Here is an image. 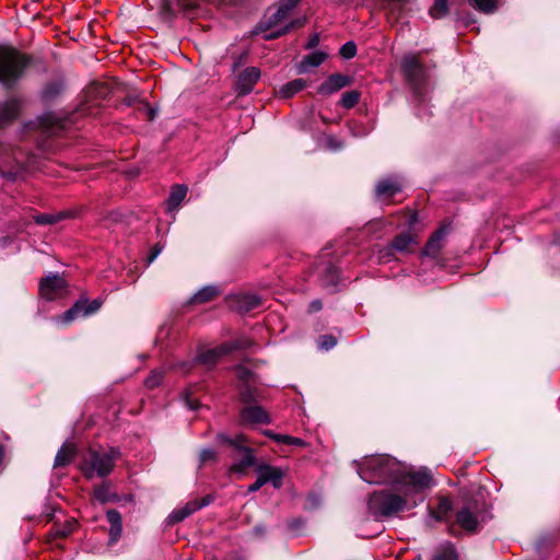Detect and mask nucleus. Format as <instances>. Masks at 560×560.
I'll return each mask as SVG.
<instances>
[{"label": "nucleus", "instance_id": "obj_1", "mask_svg": "<svg viewBox=\"0 0 560 560\" xmlns=\"http://www.w3.org/2000/svg\"><path fill=\"white\" fill-rule=\"evenodd\" d=\"M410 481L392 485L390 489L374 491L368 501V512L375 521H386L410 511L424 501L425 490L432 486V476L421 468L409 477Z\"/></svg>", "mask_w": 560, "mask_h": 560}, {"label": "nucleus", "instance_id": "obj_2", "mask_svg": "<svg viewBox=\"0 0 560 560\" xmlns=\"http://www.w3.org/2000/svg\"><path fill=\"white\" fill-rule=\"evenodd\" d=\"M358 474L368 483L400 485L410 481L417 470L388 455H372L357 463Z\"/></svg>", "mask_w": 560, "mask_h": 560}, {"label": "nucleus", "instance_id": "obj_3", "mask_svg": "<svg viewBox=\"0 0 560 560\" xmlns=\"http://www.w3.org/2000/svg\"><path fill=\"white\" fill-rule=\"evenodd\" d=\"M120 456L121 453L116 447L107 450L90 448L82 457L80 469L88 479L104 478L113 471L115 463Z\"/></svg>", "mask_w": 560, "mask_h": 560}, {"label": "nucleus", "instance_id": "obj_4", "mask_svg": "<svg viewBox=\"0 0 560 560\" xmlns=\"http://www.w3.org/2000/svg\"><path fill=\"white\" fill-rule=\"evenodd\" d=\"M30 58L9 46H0V83L11 89L23 77Z\"/></svg>", "mask_w": 560, "mask_h": 560}, {"label": "nucleus", "instance_id": "obj_5", "mask_svg": "<svg viewBox=\"0 0 560 560\" xmlns=\"http://www.w3.org/2000/svg\"><path fill=\"white\" fill-rule=\"evenodd\" d=\"M401 70L406 81L412 89L413 94L417 97L422 98L424 95L427 74L419 59L412 55L404 57L401 61Z\"/></svg>", "mask_w": 560, "mask_h": 560}, {"label": "nucleus", "instance_id": "obj_6", "mask_svg": "<svg viewBox=\"0 0 560 560\" xmlns=\"http://www.w3.org/2000/svg\"><path fill=\"white\" fill-rule=\"evenodd\" d=\"M218 441L221 443H225L233 447L235 451L242 454V458L238 462H235L231 466V470L238 474H244L246 469L252 467L255 464V456L253 454L252 448L245 445L246 438L243 434H237L234 438H229L225 434L218 435Z\"/></svg>", "mask_w": 560, "mask_h": 560}, {"label": "nucleus", "instance_id": "obj_7", "mask_svg": "<svg viewBox=\"0 0 560 560\" xmlns=\"http://www.w3.org/2000/svg\"><path fill=\"white\" fill-rule=\"evenodd\" d=\"M39 293L47 301H54L67 294V282L63 277L51 273L39 282Z\"/></svg>", "mask_w": 560, "mask_h": 560}, {"label": "nucleus", "instance_id": "obj_8", "mask_svg": "<svg viewBox=\"0 0 560 560\" xmlns=\"http://www.w3.org/2000/svg\"><path fill=\"white\" fill-rule=\"evenodd\" d=\"M101 305L102 301H100L98 299H95L91 302L81 299L78 302H75L72 307L65 312L62 316V322L67 324L79 317L92 315L100 310Z\"/></svg>", "mask_w": 560, "mask_h": 560}, {"label": "nucleus", "instance_id": "obj_9", "mask_svg": "<svg viewBox=\"0 0 560 560\" xmlns=\"http://www.w3.org/2000/svg\"><path fill=\"white\" fill-rule=\"evenodd\" d=\"M212 501V498L207 495L200 500L195 499L189 502H187L184 506L175 509L170 515H168V522L171 524H175L178 522L184 521L186 517L191 515L192 513L199 511L200 509L209 505Z\"/></svg>", "mask_w": 560, "mask_h": 560}, {"label": "nucleus", "instance_id": "obj_10", "mask_svg": "<svg viewBox=\"0 0 560 560\" xmlns=\"http://www.w3.org/2000/svg\"><path fill=\"white\" fill-rule=\"evenodd\" d=\"M212 501V498L207 495L200 500L195 499L189 502H187L184 506L175 509L170 515H168V522L171 524H175L178 522L184 521L186 517L191 515L192 513L199 511L200 509L209 505Z\"/></svg>", "mask_w": 560, "mask_h": 560}, {"label": "nucleus", "instance_id": "obj_11", "mask_svg": "<svg viewBox=\"0 0 560 560\" xmlns=\"http://www.w3.org/2000/svg\"><path fill=\"white\" fill-rule=\"evenodd\" d=\"M260 78L259 69L255 67L246 68L237 78L235 91L238 95H247L253 90Z\"/></svg>", "mask_w": 560, "mask_h": 560}, {"label": "nucleus", "instance_id": "obj_12", "mask_svg": "<svg viewBox=\"0 0 560 560\" xmlns=\"http://www.w3.org/2000/svg\"><path fill=\"white\" fill-rule=\"evenodd\" d=\"M67 126V119L55 113H46L38 118V128L47 136L59 135Z\"/></svg>", "mask_w": 560, "mask_h": 560}, {"label": "nucleus", "instance_id": "obj_13", "mask_svg": "<svg viewBox=\"0 0 560 560\" xmlns=\"http://www.w3.org/2000/svg\"><path fill=\"white\" fill-rule=\"evenodd\" d=\"M402 188V182L397 176L385 177L377 182L375 195L378 199L386 200L394 197Z\"/></svg>", "mask_w": 560, "mask_h": 560}, {"label": "nucleus", "instance_id": "obj_14", "mask_svg": "<svg viewBox=\"0 0 560 560\" xmlns=\"http://www.w3.org/2000/svg\"><path fill=\"white\" fill-rule=\"evenodd\" d=\"M234 347H241V345H234L233 347L229 345H221L217 348L200 350L196 357V362L209 368L213 366L221 357L232 352Z\"/></svg>", "mask_w": 560, "mask_h": 560}, {"label": "nucleus", "instance_id": "obj_15", "mask_svg": "<svg viewBox=\"0 0 560 560\" xmlns=\"http://www.w3.org/2000/svg\"><path fill=\"white\" fill-rule=\"evenodd\" d=\"M352 79L349 75L335 73L327 78L318 88L317 92L320 95H331L341 89L350 85Z\"/></svg>", "mask_w": 560, "mask_h": 560}, {"label": "nucleus", "instance_id": "obj_16", "mask_svg": "<svg viewBox=\"0 0 560 560\" xmlns=\"http://www.w3.org/2000/svg\"><path fill=\"white\" fill-rule=\"evenodd\" d=\"M447 234V226H441L438 229L427 242L422 254L431 258H436L444 246V241Z\"/></svg>", "mask_w": 560, "mask_h": 560}, {"label": "nucleus", "instance_id": "obj_17", "mask_svg": "<svg viewBox=\"0 0 560 560\" xmlns=\"http://www.w3.org/2000/svg\"><path fill=\"white\" fill-rule=\"evenodd\" d=\"M241 420L245 424H268L270 417L260 406H247L241 411Z\"/></svg>", "mask_w": 560, "mask_h": 560}, {"label": "nucleus", "instance_id": "obj_18", "mask_svg": "<svg viewBox=\"0 0 560 560\" xmlns=\"http://www.w3.org/2000/svg\"><path fill=\"white\" fill-rule=\"evenodd\" d=\"M256 471L264 480L265 485L270 482L275 489H280L282 487L284 474L281 468L268 464H260L257 466Z\"/></svg>", "mask_w": 560, "mask_h": 560}, {"label": "nucleus", "instance_id": "obj_19", "mask_svg": "<svg viewBox=\"0 0 560 560\" xmlns=\"http://www.w3.org/2000/svg\"><path fill=\"white\" fill-rule=\"evenodd\" d=\"M235 371L238 380L245 383L244 387L241 389L243 401L249 402L255 400L257 397L256 390L252 389L249 386V383L254 381V373L244 365L236 366Z\"/></svg>", "mask_w": 560, "mask_h": 560}, {"label": "nucleus", "instance_id": "obj_20", "mask_svg": "<svg viewBox=\"0 0 560 560\" xmlns=\"http://www.w3.org/2000/svg\"><path fill=\"white\" fill-rule=\"evenodd\" d=\"M22 101L19 98H10L4 103H0V125H5L14 120L21 110Z\"/></svg>", "mask_w": 560, "mask_h": 560}, {"label": "nucleus", "instance_id": "obj_21", "mask_svg": "<svg viewBox=\"0 0 560 560\" xmlns=\"http://www.w3.org/2000/svg\"><path fill=\"white\" fill-rule=\"evenodd\" d=\"M456 521L463 529L475 532L479 524V516L470 506H465L457 512Z\"/></svg>", "mask_w": 560, "mask_h": 560}, {"label": "nucleus", "instance_id": "obj_22", "mask_svg": "<svg viewBox=\"0 0 560 560\" xmlns=\"http://www.w3.org/2000/svg\"><path fill=\"white\" fill-rule=\"evenodd\" d=\"M106 517L110 524L108 545L113 546L119 540V538L121 536V532H122L121 515L116 510H108L106 512Z\"/></svg>", "mask_w": 560, "mask_h": 560}, {"label": "nucleus", "instance_id": "obj_23", "mask_svg": "<svg viewBox=\"0 0 560 560\" xmlns=\"http://www.w3.org/2000/svg\"><path fill=\"white\" fill-rule=\"evenodd\" d=\"M327 58V54L324 51H313L305 56L298 65L299 73H306L312 68L320 66Z\"/></svg>", "mask_w": 560, "mask_h": 560}, {"label": "nucleus", "instance_id": "obj_24", "mask_svg": "<svg viewBox=\"0 0 560 560\" xmlns=\"http://www.w3.org/2000/svg\"><path fill=\"white\" fill-rule=\"evenodd\" d=\"M452 502L447 498H440L435 508L429 506V515L436 522L445 521L452 511Z\"/></svg>", "mask_w": 560, "mask_h": 560}, {"label": "nucleus", "instance_id": "obj_25", "mask_svg": "<svg viewBox=\"0 0 560 560\" xmlns=\"http://www.w3.org/2000/svg\"><path fill=\"white\" fill-rule=\"evenodd\" d=\"M416 243L415 237L409 233H401L392 241V246L399 254H408L412 252V244Z\"/></svg>", "mask_w": 560, "mask_h": 560}, {"label": "nucleus", "instance_id": "obj_26", "mask_svg": "<svg viewBox=\"0 0 560 560\" xmlns=\"http://www.w3.org/2000/svg\"><path fill=\"white\" fill-rule=\"evenodd\" d=\"M75 455V447L73 444H63L61 448L58 451L54 466L61 467L70 464Z\"/></svg>", "mask_w": 560, "mask_h": 560}, {"label": "nucleus", "instance_id": "obj_27", "mask_svg": "<svg viewBox=\"0 0 560 560\" xmlns=\"http://www.w3.org/2000/svg\"><path fill=\"white\" fill-rule=\"evenodd\" d=\"M93 497L102 504L118 501V495L110 491L109 485L106 482L94 488Z\"/></svg>", "mask_w": 560, "mask_h": 560}, {"label": "nucleus", "instance_id": "obj_28", "mask_svg": "<svg viewBox=\"0 0 560 560\" xmlns=\"http://www.w3.org/2000/svg\"><path fill=\"white\" fill-rule=\"evenodd\" d=\"M299 2L300 0H281L277 11L270 18V24H277L285 19L290 11L293 10Z\"/></svg>", "mask_w": 560, "mask_h": 560}, {"label": "nucleus", "instance_id": "obj_29", "mask_svg": "<svg viewBox=\"0 0 560 560\" xmlns=\"http://www.w3.org/2000/svg\"><path fill=\"white\" fill-rule=\"evenodd\" d=\"M187 195V187L184 185H176L172 188L168 199H167V209L173 211L178 208L182 201L185 199Z\"/></svg>", "mask_w": 560, "mask_h": 560}, {"label": "nucleus", "instance_id": "obj_30", "mask_svg": "<svg viewBox=\"0 0 560 560\" xmlns=\"http://www.w3.org/2000/svg\"><path fill=\"white\" fill-rule=\"evenodd\" d=\"M306 81L304 79H294L288 83H285L281 90L280 94L284 98H290L295 95L298 92L302 91L306 86Z\"/></svg>", "mask_w": 560, "mask_h": 560}, {"label": "nucleus", "instance_id": "obj_31", "mask_svg": "<svg viewBox=\"0 0 560 560\" xmlns=\"http://www.w3.org/2000/svg\"><path fill=\"white\" fill-rule=\"evenodd\" d=\"M68 212L58 213H39L34 215V221L38 225H50L59 222L60 220L68 218Z\"/></svg>", "mask_w": 560, "mask_h": 560}, {"label": "nucleus", "instance_id": "obj_32", "mask_svg": "<svg viewBox=\"0 0 560 560\" xmlns=\"http://www.w3.org/2000/svg\"><path fill=\"white\" fill-rule=\"evenodd\" d=\"M261 305V300L255 294H244L238 298V307L242 312L253 311Z\"/></svg>", "mask_w": 560, "mask_h": 560}, {"label": "nucleus", "instance_id": "obj_33", "mask_svg": "<svg viewBox=\"0 0 560 560\" xmlns=\"http://www.w3.org/2000/svg\"><path fill=\"white\" fill-rule=\"evenodd\" d=\"M219 294V289L214 285H208L200 289L192 298V303H206Z\"/></svg>", "mask_w": 560, "mask_h": 560}, {"label": "nucleus", "instance_id": "obj_34", "mask_svg": "<svg viewBox=\"0 0 560 560\" xmlns=\"http://www.w3.org/2000/svg\"><path fill=\"white\" fill-rule=\"evenodd\" d=\"M457 552L451 542L442 544L432 560H457Z\"/></svg>", "mask_w": 560, "mask_h": 560}, {"label": "nucleus", "instance_id": "obj_35", "mask_svg": "<svg viewBox=\"0 0 560 560\" xmlns=\"http://www.w3.org/2000/svg\"><path fill=\"white\" fill-rule=\"evenodd\" d=\"M62 91V84L60 82L54 81L49 82L44 86V89L40 92L42 100L44 102H50L56 96H58Z\"/></svg>", "mask_w": 560, "mask_h": 560}, {"label": "nucleus", "instance_id": "obj_36", "mask_svg": "<svg viewBox=\"0 0 560 560\" xmlns=\"http://www.w3.org/2000/svg\"><path fill=\"white\" fill-rule=\"evenodd\" d=\"M361 93L357 90L345 92L340 98V105L343 108H353L360 101Z\"/></svg>", "mask_w": 560, "mask_h": 560}, {"label": "nucleus", "instance_id": "obj_37", "mask_svg": "<svg viewBox=\"0 0 560 560\" xmlns=\"http://www.w3.org/2000/svg\"><path fill=\"white\" fill-rule=\"evenodd\" d=\"M338 269L332 266V265H329L327 268H326V272H325V276L323 278V284L326 287V288H331V289H335L338 284Z\"/></svg>", "mask_w": 560, "mask_h": 560}, {"label": "nucleus", "instance_id": "obj_38", "mask_svg": "<svg viewBox=\"0 0 560 560\" xmlns=\"http://www.w3.org/2000/svg\"><path fill=\"white\" fill-rule=\"evenodd\" d=\"M265 434L268 435V436H271L277 442H280V443H283V444L295 445V446H304L305 445L304 441L302 439H300V438H294V436H290V435H282V434H272L269 431H265Z\"/></svg>", "mask_w": 560, "mask_h": 560}, {"label": "nucleus", "instance_id": "obj_39", "mask_svg": "<svg viewBox=\"0 0 560 560\" xmlns=\"http://www.w3.org/2000/svg\"><path fill=\"white\" fill-rule=\"evenodd\" d=\"M306 22V19L305 18H302V19H298V20H294L292 21L290 24H288L287 26H284L283 28H281L280 31L276 32V33H272V34H269V35H266L265 38L266 39H272V38H276V37H279L281 35H284L285 33H288L291 28H299V27H302Z\"/></svg>", "mask_w": 560, "mask_h": 560}, {"label": "nucleus", "instance_id": "obj_40", "mask_svg": "<svg viewBox=\"0 0 560 560\" xmlns=\"http://www.w3.org/2000/svg\"><path fill=\"white\" fill-rule=\"evenodd\" d=\"M448 11L446 0H435L430 9V15L434 19L443 18Z\"/></svg>", "mask_w": 560, "mask_h": 560}, {"label": "nucleus", "instance_id": "obj_41", "mask_svg": "<svg viewBox=\"0 0 560 560\" xmlns=\"http://www.w3.org/2000/svg\"><path fill=\"white\" fill-rule=\"evenodd\" d=\"M396 250L393 248L392 244L382 247L377 252V260L381 264L389 262L395 259Z\"/></svg>", "mask_w": 560, "mask_h": 560}, {"label": "nucleus", "instance_id": "obj_42", "mask_svg": "<svg viewBox=\"0 0 560 560\" xmlns=\"http://www.w3.org/2000/svg\"><path fill=\"white\" fill-rule=\"evenodd\" d=\"M470 3L478 10L485 13H491L497 8V0H469Z\"/></svg>", "mask_w": 560, "mask_h": 560}, {"label": "nucleus", "instance_id": "obj_43", "mask_svg": "<svg viewBox=\"0 0 560 560\" xmlns=\"http://www.w3.org/2000/svg\"><path fill=\"white\" fill-rule=\"evenodd\" d=\"M163 378V371L162 370H154L151 372V374L145 378V386L148 388H154L156 387Z\"/></svg>", "mask_w": 560, "mask_h": 560}, {"label": "nucleus", "instance_id": "obj_44", "mask_svg": "<svg viewBox=\"0 0 560 560\" xmlns=\"http://www.w3.org/2000/svg\"><path fill=\"white\" fill-rule=\"evenodd\" d=\"M339 54L341 55L342 58L345 59H351L355 56L357 54V46L353 42H347L345 43L340 50H339Z\"/></svg>", "mask_w": 560, "mask_h": 560}, {"label": "nucleus", "instance_id": "obj_45", "mask_svg": "<svg viewBox=\"0 0 560 560\" xmlns=\"http://www.w3.org/2000/svg\"><path fill=\"white\" fill-rule=\"evenodd\" d=\"M138 110L149 121L153 120L156 116V110L153 107H151L148 103L140 102L138 105Z\"/></svg>", "mask_w": 560, "mask_h": 560}, {"label": "nucleus", "instance_id": "obj_46", "mask_svg": "<svg viewBox=\"0 0 560 560\" xmlns=\"http://www.w3.org/2000/svg\"><path fill=\"white\" fill-rule=\"evenodd\" d=\"M337 345V339L331 335H324L319 337L318 347L323 350H330Z\"/></svg>", "mask_w": 560, "mask_h": 560}, {"label": "nucleus", "instance_id": "obj_47", "mask_svg": "<svg viewBox=\"0 0 560 560\" xmlns=\"http://www.w3.org/2000/svg\"><path fill=\"white\" fill-rule=\"evenodd\" d=\"M226 345L232 346V347L234 345H241V347H234L232 349V351H233V350H236V349H247V348H249L253 345V342L249 339H247V338H241V339H237L235 341L228 342Z\"/></svg>", "mask_w": 560, "mask_h": 560}, {"label": "nucleus", "instance_id": "obj_48", "mask_svg": "<svg viewBox=\"0 0 560 560\" xmlns=\"http://www.w3.org/2000/svg\"><path fill=\"white\" fill-rule=\"evenodd\" d=\"M214 458H215V453L211 448L202 450V452L200 453V462L202 464H205L209 460H213Z\"/></svg>", "mask_w": 560, "mask_h": 560}, {"label": "nucleus", "instance_id": "obj_49", "mask_svg": "<svg viewBox=\"0 0 560 560\" xmlns=\"http://www.w3.org/2000/svg\"><path fill=\"white\" fill-rule=\"evenodd\" d=\"M319 44V35L318 34H314L310 37L305 48L306 49H312L314 47H316L317 45Z\"/></svg>", "mask_w": 560, "mask_h": 560}, {"label": "nucleus", "instance_id": "obj_50", "mask_svg": "<svg viewBox=\"0 0 560 560\" xmlns=\"http://www.w3.org/2000/svg\"><path fill=\"white\" fill-rule=\"evenodd\" d=\"M264 480L258 476L256 481L248 487V492H256L264 486Z\"/></svg>", "mask_w": 560, "mask_h": 560}, {"label": "nucleus", "instance_id": "obj_51", "mask_svg": "<svg viewBox=\"0 0 560 560\" xmlns=\"http://www.w3.org/2000/svg\"><path fill=\"white\" fill-rule=\"evenodd\" d=\"M322 307H323V304H322L320 300H314L310 304L311 312H318L322 310Z\"/></svg>", "mask_w": 560, "mask_h": 560}, {"label": "nucleus", "instance_id": "obj_52", "mask_svg": "<svg viewBox=\"0 0 560 560\" xmlns=\"http://www.w3.org/2000/svg\"><path fill=\"white\" fill-rule=\"evenodd\" d=\"M327 143H328V147H329L331 150H337V149L341 148V144H340V143H338V142H337V140H336V139H334V138H331V137H329V138H328Z\"/></svg>", "mask_w": 560, "mask_h": 560}, {"label": "nucleus", "instance_id": "obj_53", "mask_svg": "<svg viewBox=\"0 0 560 560\" xmlns=\"http://www.w3.org/2000/svg\"><path fill=\"white\" fill-rule=\"evenodd\" d=\"M72 526L73 525H70L67 529L58 530L56 535L59 537H66L69 533H71Z\"/></svg>", "mask_w": 560, "mask_h": 560}, {"label": "nucleus", "instance_id": "obj_54", "mask_svg": "<svg viewBox=\"0 0 560 560\" xmlns=\"http://www.w3.org/2000/svg\"><path fill=\"white\" fill-rule=\"evenodd\" d=\"M160 253H161V248L155 247L153 253L149 257V262H152L158 257V255Z\"/></svg>", "mask_w": 560, "mask_h": 560}, {"label": "nucleus", "instance_id": "obj_55", "mask_svg": "<svg viewBox=\"0 0 560 560\" xmlns=\"http://www.w3.org/2000/svg\"><path fill=\"white\" fill-rule=\"evenodd\" d=\"M254 530L257 535H261L262 533H265V528L262 526H256Z\"/></svg>", "mask_w": 560, "mask_h": 560}, {"label": "nucleus", "instance_id": "obj_56", "mask_svg": "<svg viewBox=\"0 0 560 560\" xmlns=\"http://www.w3.org/2000/svg\"><path fill=\"white\" fill-rule=\"evenodd\" d=\"M189 408H190V409H196V408H197V406H196V405H194L192 402H189Z\"/></svg>", "mask_w": 560, "mask_h": 560}]
</instances>
